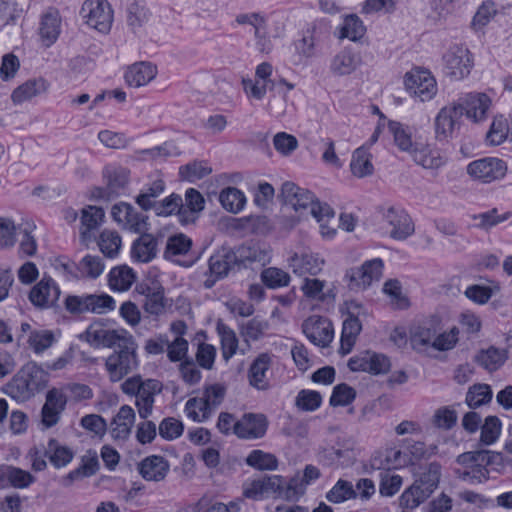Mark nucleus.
Listing matches in <instances>:
<instances>
[{"label": "nucleus", "mask_w": 512, "mask_h": 512, "mask_svg": "<svg viewBox=\"0 0 512 512\" xmlns=\"http://www.w3.org/2000/svg\"><path fill=\"white\" fill-rule=\"evenodd\" d=\"M358 62V57L354 53L344 49L332 59L330 68L336 75H348L356 69Z\"/></svg>", "instance_id": "79ce46f5"}, {"label": "nucleus", "mask_w": 512, "mask_h": 512, "mask_svg": "<svg viewBox=\"0 0 512 512\" xmlns=\"http://www.w3.org/2000/svg\"><path fill=\"white\" fill-rule=\"evenodd\" d=\"M357 498V492L351 482L339 479L335 485L326 493L327 501L339 504L350 499Z\"/></svg>", "instance_id": "09e8293b"}, {"label": "nucleus", "mask_w": 512, "mask_h": 512, "mask_svg": "<svg viewBox=\"0 0 512 512\" xmlns=\"http://www.w3.org/2000/svg\"><path fill=\"white\" fill-rule=\"evenodd\" d=\"M303 333L315 345L327 347L334 335L332 323L324 317L312 316L304 321Z\"/></svg>", "instance_id": "f8f14e48"}, {"label": "nucleus", "mask_w": 512, "mask_h": 512, "mask_svg": "<svg viewBox=\"0 0 512 512\" xmlns=\"http://www.w3.org/2000/svg\"><path fill=\"white\" fill-rule=\"evenodd\" d=\"M121 243V237L116 231L104 230L99 236L98 246L106 257L114 258L119 253Z\"/></svg>", "instance_id": "6e6d98bb"}, {"label": "nucleus", "mask_w": 512, "mask_h": 512, "mask_svg": "<svg viewBox=\"0 0 512 512\" xmlns=\"http://www.w3.org/2000/svg\"><path fill=\"white\" fill-rule=\"evenodd\" d=\"M86 340L94 346L119 349L128 344V338L133 336L126 330L104 329L98 324L90 325L85 331Z\"/></svg>", "instance_id": "9d476101"}, {"label": "nucleus", "mask_w": 512, "mask_h": 512, "mask_svg": "<svg viewBox=\"0 0 512 512\" xmlns=\"http://www.w3.org/2000/svg\"><path fill=\"white\" fill-rule=\"evenodd\" d=\"M445 74L453 80H461L470 74L473 61L466 47L455 45L443 56Z\"/></svg>", "instance_id": "1a4fd4ad"}, {"label": "nucleus", "mask_w": 512, "mask_h": 512, "mask_svg": "<svg viewBox=\"0 0 512 512\" xmlns=\"http://www.w3.org/2000/svg\"><path fill=\"white\" fill-rule=\"evenodd\" d=\"M169 468L170 465L163 456L151 455L140 462L138 470L145 480L158 482L166 477Z\"/></svg>", "instance_id": "a878e982"}, {"label": "nucleus", "mask_w": 512, "mask_h": 512, "mask_svg": "<svg viewBox=\"0 0 512 512\" xmlns=\"http://www.w3.org/2000/svg\"><path fill=\"white\" fill-rule=\"evenodd\" d=\"M304 491L305 484L303 483V480L291 478L290 481L285 484V479L282 477L280 489L277 490V497L286 501H298L304 494Z\"/></svg>", "instance_id": "4d7b16f0"}, {"label": "nucleus", "mask_w": 512, "mask_h": 512, "mask_svg": "<svg viewBox=\"0 0 512 512\" xmlns=\"http://www.w3.org/2000/svg\"><path fill=\"white\" fill-rule=\"evenodd\" d=\"M99 469V461L96 452L89 451L88 454L82 457V463L79 467L69 473L72 480L82 477H90L94 475Z\"/></svg>", "instance_id": "052dcab7"}, {"label": "nucleus", "mask_w": 512, "mask_h": 512, "mask_svg": "<svg viewBox=\"0 0 512 512\" xmlns=\"http://www.w3.org/2000/svg\"><path fill=\"white\" fill-rule=\"evenodd\" d=\"M350 168L353 175L362 178L371 175L373 164L370 160V154L365 147L357 148L352 156Z\"/></svg>", "instance_id": "de8ad7c7"}, {"label": "nucleus", "mask_w": 512, "mask_h": 512, "mask_svg": "<svg viewBox=\"0 0 512 512\" xmlns=\"http://www.w3.org/2000/svg\"><path fill=\"white\" fill-rule=\"evenodd\" d=\"M205 200L201 193L189 188L185 193V203L182 202V210L180 211V222L188 224L194 222L196 214L204 209Z\"/></svg>", "instance_id": "2f4dec72"}, {"label": "nucleus", "mask_w": 512, "mask_h": 512, "mask_svg": "<svg viewBox=\"0 0 512 512\" xmlns=\"http://www.w3.org/2000/svg\"><path fill=\"white\" fill-rule=\"evenodd\" d=\"M162 392V384L156 379H146L143 381L139 394H136L135 405L139 417L148 419L152 414L155 402V396Z\"/></svg>", "instance_id": "a211bd4d"}, {"label": "nucleus", "mask_w": 512, "mask_h": 512, "mask_svg": "<svg viewBox=\"0 0 512 512\" xmlns=\"http://www.w3.org/2000/svg\"><path fill=\"white\" fill-rule=\"evenodd\" d=\"M89 313L93 314H106L113 311L116 307V302L108 294H88Z\"/></svg>", "instance_id": "e2e57ef3"}, {"label": "nucleus", "mask_w": 512, "mask_h": 512, "mask_svg": "<svg viewBox=\"0 0 512 512\" xmlns=\"http://www.w3.org/2000/svg\"><path fill=\"white\" fill-rule=\"evenodd\" d=\"M356 398L354 388L346 383H341L333 388L329 403L332 407L347 406Z\"/></svg>", "instance_id": "774afa93"}, {"label": "nucleus", "mask_w": 512, "mask_h": 512, "mask_svg": "<svg viewBox=\"0 0 512 512\" xmlns=\"http://www.w3.org/2000/svg\"><path fill=\"white\" fill-rule=\"evenodd\" d=\"M388 130L393 135L394 143L403 152L411 154L415 147L409 128L397 121H389Z\"/></svg>", "instance_id": "ea45409f"}, {"label": "nucleus", "mask_w": 512, "mask_h": 512, "mask_svg": "<svg viewBox=\"0 0 512 512\" xmlns=\"http://www.w3.org/2000/svg\"><path fill=\"white\" fill-rule=\"evenodd\" d=\"M156 67L149 62L135 63L125 73V81L131 87L146 85L155 78Z\"/></svg>", "instance_id": "7c9ffc66"}, {"label": "nucleus", "mask_w": 512, "mask_h": 512, "mask_svg": "<svg viewBox=\"0 0 512 512\" xmlns=\"http://www.w3.org/2000/svg\"><path fill=\"white\" fill-rule=\"evenodd\" d=\"M103 270L104 263L99 256L86 255L78 264L80 274L92 279L98 278Z\"/></svg>", "instance_id": "338daca9"}, {"label": "nucleus", "mask_w": 512, "mask_h": 512, "mask_svg": "<svg viewBox=\"0 0 512 512\" xmlns=\"http://www.w3.org/2000/svg\"><path fill=\"white\" fill-rule=\"evenodd\" d=\"M192 240L185 234L170 236L166 243L164 258L171 260L175 256L185 255L191 249Z\"/></svg>", "instance_id": "3c124183"}, {"label": "nucleus", "mask_w": 512, "mask_h": 512, "mask_svg": "<svg viewBox=\"0 0 512 512\" xmlns=\"http://www.w3.org/2000/svg\"><path fill=\"white\" fill-rule=\"evenodd\" d=\"M137 344L134 338H128V344L116 349L105 361V367L112 382L122 380L138 366Z\"/></svg>", "instance_id": "7ed1b4c3"}, {"label": "nucleus", "mask_w": 512, "mask_h": 512, "mask_svg": "<svg viewBox=\"0 0 512 512\" xmlns=\"http://www.w3.org/2000/svg\"><path fill=\"white\" fill-rule=\"evenodd\" d=\"M271 360V356L268 353H261L253 360L249 367V384L257 390L264 391L269 388L266 373L271 366Z\"/></svg>", "instance_id": "bb28decb"}, {"label": "nucleus", "mask_w": 512, "mask_h": 512, "mask_svg": "<svg viewBox=\"0 0 512 512\" xmlns=\"http://www.w3.org/2000/svg\"><path fill=\"white\" fill-rule=\"evenodd\" d=\"M136 415L129 405H122L110 424V433L115 440H126L131 434Z\"/></svg>", "instance_id": "b1692460"}, {"label": "nucleus", "mask_w": 512, "mask_h": 512, "mask_svg": "<svg viewBox=\"0 0 512 512\" xmlns=\"http://www.w3.org/2000/svg\"><path fill=\"white\" fill-rule=\"evenodd\" d=\"M46 89L47 83L44 79H30L17 87L13 91L11 98L16 104L22 103L40 95L41 93L45 92Z\"/></svg>", "instance_id": "e433bc0d"}, {"label": "nucleus", "mask_w": 512, "mask_h": 512, "mask_svg": "<svg viewBox=\"0 0 512 512\" xmlns=\"http://www.w3.org/2000/svg\"><path fill=\"white\" fill-rule=\"evenodd\" d=\"M268 420L261 413H244L234 424V434L242 440H257L265 436Z\"/></svg>", "instance_id": "9b49d317"}, {"label": "nucleus", "mask_w": 512, "mask_h": 512, "mask_svg": "<svg viewBox=\"0 0 512 512\" xmlns=\"http://www.w3.org/2000/svg\"><path fill=\"white\" fill-rule=\"evenodd\" d=\"M136 278L135 272L128 266H118L109 273V286L113 291H127Z\"/></svg>", "instance_id": "4c0bfd02"}, {"label": "nucleus", "mask_w": 512, "mask_h": 512, "mask_svg": "<svg viewBox=\"0 0 512 512\" xmlns=\"http://www.w3.org/2000/svg\"><path fill=\"white\" fill-rule=\"evenodd\" d=\"M25 371L21 368L17 374L6 384L4 392L17 401H26L33 397L29 381L24 376Z\"/></svg>", "instance_id": "c9c22d12"}, {"label": "nucleus", "mask_w": 512, "mask_h": 512, "mask_svg": "<svg viewBox=\"0 0 512 512\" xmlns=\"http://www.w3.org/2000/svg\"><path fill=\"white\" fill-rule=\"evenodd\" d=\"M382 270L383 260L374 258L365 261L360 267L347 270L345 278L349 281L350 290H363L369 287L373 281H379Z\"/></svg>", "instance_id": "0eeeda50"}, {"label": "nucleus", "mask_w": 512, "mask_h": 512, "mask_svg": "<svg viewBox=\"0 0 512 512\" xmlns=\"http://www.w3.org/2000/svg\"><path fill=\"white\" fill-rule=\"evenodd\" d=\"M280 475H265L244 484L243 495L252 500H260L271 495L277 496L280 489Z\"/></svg>", "instance_id": "dca6fc26"}, {"label": "nucleus", "mask_w": 512, "mask_h": 512, "mask_svg": "<svg viewBox=\"0 0 512 512\" xmlns=\"http://www.w3.org/2000/svg\"><path fill=\"white\" fill-rule=\"evenodd\" d=\"M490 99L486 94L470 93L460 97L456 102L444 106L435 118V133L439 140L450 137L459 126L463 116L478 122L482 120L489 108Z\"/></svg>", "instance_id": "f257e3e1"}, {"label": "nucleus", "mask_w": 512, "mask_h": 512, "mask_svg": "<svg viewBox=\"0 0 512 512\" xmlns=\"http://www.w3.org/2000/svg\"><path fill=\"white\" fill-rule=\"evenodd\" d=\"M428 497V494L413 483L402 493L399 498V504L403 509L414 510Z\"/></svg>", "instance_id": "680f3d73"}, {"label": "nucleus", "mask_w": 512, "mask_h": 512, "mask_svg": "<svg viewBox=\"0 0 512 512\" xmlns=\"http://www.w3.org/2000/svg\"><path fill=\"white\" fill-rule=\"evenodd\" d=\"M86 23L99 32H108L113 21V11L106 0H86L80 11Z\"/></svg>", "instance_id": "6e6552de"}, {"label": "nucleus", "mask_w": 512, "mask_h": 512, "mask_svg": "<svg viewBox=\"0 0 512 512\" xmlns=\"http://www.w3.org/2000/svg\"><path fill=\"white\" fill-rule=\"evenodd\" d=\"M105 211L101 207L88 205L81 210L80 237L83 241L91 240V232L97 230L104 222Z\"/></svg>", "instance_id": "c85d7f7f"}, {"label": "nucleus", "mask_w": 512, "mask_h": 512, "mask_svg": "<svg viewBox=\"0 0 512 512\" xmlns=\"http://www.w3.org/2000/svg\"><path fill=\"white\" fill-rule=\"evenodd\" d=\"M165 189V183L162 180H156L147 188H144L136 197V203L141 209L148 211L153 209L157 202L155 199L159 197Z\"/></svg>", "instance_id": "8fccbe9b"}, {"label": "nucleus", "mask_w": 512, "mask_h": 512, "mask_svg": "<svg viewBox=\"0 0 512 512\" xmlns=\"http://www.w3.org/2000/svg\"><path fill=\"white\" fill-rule=\"evenodd\" d=\"M216 331L220 338L222 357L228 362L237 352L238 338L236 333L221 319L216 323Z\"/></svg>", "instance_id": "72a5a7b5"}, {"label": "nucleus", "mask_w": 512, "mask_h": 512, "mask_svg": "<svg viewBox=\"0 0 512 512\" xmlns=\"http://www.w3.org/2000/svg\"><path fill=\"white\" fill-rule=\"evenodd\" d=\"M440 331L436 321L424 322L410 330V344L413 350L422 353L432 347L433 340Z\"/></svg>", "instance_id": "5701e85b"}, {"label": "nucleus", "mask_w": 512, "mask_h": 512, "mask_svg": "<svg viewBox=\"0 0 512 512\" xmlns=\"http://www.w3.org/2000/svg\"><path fill=\"white\" fill-rule=\"evenodd\" d=\"M233 260L237 270L247 268L254 262L265 263L266 252L257 246L241 245L232 249Z\"/></svg>", "instance_id": "473e14b6"}, {"label": "nucleus", "mask_w": 512, "mask_h": 512, "mask_svg": "<svg viewBox=\"0 0 512 512\" xmlns=\"http://www.w3.org/2000/svg\"><path fill=\"white\" fill-rule=\"evenodd\" d=\"M467 174L481 183H491L502 179L507 173V164L497 157H484L467 165Z\"/></svg>", "instance_id": "423d86ee"}, {"label": "nucleus", "mask_w": 512, "mask_h": 512, "mask_svg": "<svg viewBox=\"0 0 512 512\" xmlns=\"http://www.w3.org/2000/svg\"><path fill=\"white\" fill-rule=\"evenodd\" d=\"M61 17L57 9L49 8L41 17L39 33L44 44L49 47L59 37Z\"/></svg>", "instance_id": "cd10ccee"}, {"label": "nucleus", "mask_w": 512, "mask_h": 512, "mask_svg": "<svg viewBox=\"0 0 512 512\" xmlns=\"http://www.w3.org/2000/svg\"><path fill=\"white\" fill-rule=\"evenodd\" d=\"M208 269L211 275L225 278L231 270L237 269L233 260L232 248L222 247L210 256Z\"/></svg>", "instance_id": "c756f323"}, {"label": "nucleus", "mask_w": 512, "mask_h": 512, "mask_svg": "<svg viewBox=\"0 0 512 512\" xmlns=\"http://www.w3.org/2000/svg\"><path fill=\"white\" fill-rule=\"evenodd\" d=\"M410 156L417 165L424 169H439L446 163V158L441 151L426 143L415 142V147Z\"/></svg>", "instance_id": "6ab92c4d"}, {"label": "nucleus", "mask_w": 512, "mask_h": 512, "mask_svg": "<svg viewBox=\"0 0 512 512\" xmlns=\"http://www.w3.org/2000/svg\"><path fill=\"white\" fill-rule=\"evenodd\" d=\"M22 369L25 371L24 376L29 381L33 396L47 386L49 374L36 363L29 362Z\"/></svg>", "instance_id": "a19ab883"}, {"label": "nucleus", "mask_w": 512, "mask_h": 512, "mask_svg": "<svg viewBox=\"0 0 512 512\" xmlns=\"http://www.w3.org/2000/svg\"><path fill=\"white\" fill-rule=\"evenodd\" d=\"M338 447H324L317 453V460L320 464L327 467H348L353 464L355 455L353 452L352 443H347L345 446Z\"/></svg>", "instance_id": "2eb2a0df"}, {"label": "nucleus", "mask_w": 512, "mask_h": 512, "mask_svg": "<svg viewBox=\"0 0 512 512\" xmlns=\"http://www.w3.org/2000/svg\"><path fill=\"white\" fill-rule=\"evenodd\" d=\"M34 481V476L26 470L10 464L0 465V489H25Z\"/></svg>", "instance_id": "4be33fe9"}, {"label": "nucleus", "mask_w": 512, "mask_h": 512, "mask_svg": "<svg viewBox=\"0 0 512 512\" xmlns=\"http://www.w3.org/2000/svg\"><path fill=\"white\" fill-rule=\"evenodd\" d=\"M288 262L293 273L298 276L317 275L324 265V259L313 252L294 253Z\"/></svg>", "instance_id": "412c9836"}, {"label": "nucleus", "mask_w": 512, "mask_h": 512, "mask_svg": "<svg viewBox=\"0 0 512 512\" xmlns=\"http://www.w3.org/2000/svg\"><path fill=\"white\" fill-rule=\"evenodd\" d=\"M261 281L270 289L286 287L290 283V275L277 267H269L261 272Z\"/></svg>", "instance_id": "5fc2aeb1"}, {"label": "nucleus", "mask_w": 512, "mask_h": 512, "mask_svg": "<svg viewBox=\"0 0 512 512\" xmlns=\"http://www.w3.org/2000/svg\"><path fill=\"white\" fill-rule=\"evenodd\" d=\"M46 447L49 461L56 468L66 466L73 459V452L68 447L61 446L55 439H50Z\"/></svg>", "instance_id": "864d4df0"}, {"label": "nucleus", "mask_w": 512, "mask_h": 512, "mask_svg": "<svg viewBox=\"0 0 512 512\" xmlns=\"http://www.w3.org/2000/svg\"><path fill=\"white\" fill-rule=\"evenodd\" d=\"M441 476V466L436 462H432L428 465L426 471H424L420 477L415 480L414 484L423 490L428 496L437 488Z\"/></svg>", "instance_id": "c03bdc74"}, {"label": "nucleus", "mask_w": 512, "mask_h": 512, "mask_svg": "<svg viewBox=\"0 0 512 512\" xmlns=\"http://www.w3.org/2000/svg\"><path fill=\"white\" fill-rule=\"evenodd\" d=\"M283 202L289 204L295 211L310 207V213L320 224V231L324 237H333L334 228H329L328 223L334 218V210L327 204L318 201L308 189L301 188L295 183L286 181L281 186L280 194Z\"/></svg>", "instance_id": "f03ea898"}, {"label": "nucleus", "mask_w": 512, "mask_h": 512, "mask_svg": "<svg viewBox=\"0 0 512 512\" xmlns=\"http://www.w3.org/2000/svg\"><path fill=\"white\" fill-rule=\"evenodd\" d=\"M385 220L392 226L390 236L396 240H405L414 233V224L403 209L390 207L384 214Z\"/></svg>", "instance_id": "aec40b11"}, {"label": "nucleus", "mask_w": 512, "mask_h": 512, "mask_svg": "<svg viewBox=\"0 0 512 512\" xmlns=\"http://www.w3.org/2000/svg\"><path fill=\"white\" fill-rule=\"evenodd\" d=\"M493 392L488 384H474L471 386L467 393L465 402L468 407L476 409L482 405L489 403L492 400Z\"/></svg>", "instance_id": "a18cd8bd"}, {"label": "nucleus", "mask_w": 512, "mask_h": 512, "mask_svg": "<svg viewBox=\"0 0 512 512\" xmlns=\"http://www.w3.org/2000/svg\"><path fill=\"white\" fill-rule=\"evenodd\" d=\"M411 457L397 448H386L373 454L370 465L373 469L389 472L410 465Z\"/></svg>", "instance_id": "4468645a"}, {"label": "nucleus", "mask_w": 512, "mask_h": 512, "mask_svg": "<svg viewBox=\"0 0 512 512\" xmlns=\"http://www.w3.org/2000/svg\"><path fill=\"white\" fill-rule=\"evenodd\" d=\"M322 403V396L318 391L300 390L296 396L295 405L302 411H315Z\"/></svg>", "instance_id": "69168bd1"}, {"label": "nucleus", "mask_w": 512, "mask_h": 512, "mask_svg": "<svg viewBox=\"0 0 512 512\" xmlns=\"http://www.w3.org/2000/svg\"><path fill=\"white\" fill-rule=\"evenodd\" d=\"M105 187H95L92 197L96 200L111 201L128 191L130 171L122 166H106L103 170Z\"/></svg>", "instance_id": "20e7f679"}, {"label": "nucleus", "mask_w": 512, "mask_h": 512, "mask_svg": "<svg viewBox=\"0 0 512 512\" xmlns=\"http://www.w3.org/2000/svg\"><path fill=\"white\" fill-rule=\"evenodd\" d=\"M246 464L261 471H273L278 468L277 458L262 450H252L246 458Z\"/></svg>", "instance_id": "603ef678"}, {"label": "nucleus", "mask_w": 512, "mask_h": 512, "mask_svg": "<svg viewBox=\"0 0 512 512\" xmlns=\"http://www.w3.org/2000/svg\"><path fill=\"white\" fill-rule=\"evenodd\" d=\"M219 201L225 210L236 214L244 208L246 197L239 189L227 187L221 191Z\"/></svg>", "instance_id": "37998d69"}, {"label": "nucleus", "mask_w": 512, "mask_h": 512, "mask_svg": "<svg viewBox=\"0 0 512 512\" xmlns=\"http://www.w3.org/2000/svg\"><path fill=\"white\" fill-rule=\"evenodd\" d=\"M512 217V211H506L502 214L499 213L498 208L494 207L487 211L473 215V220L477 221L475 226L478 229L486 232L490 231L497 225L507 221Z\"/></svg>", "instance_id": "58836bf2"}, {"label": "nucleus", "mask_w": 512, "mask_h": 512, "mask_svg": "<svg viewBox=\"0 0 512 512\" xmlns=\"http://www.w3.org/2000/svg\"><path fill=\"white\" fill-rule=\"evenodd\" d=\"M405 88L409 94L421 102L430 101L437 93V83L428 70L416 68L406 73Z\"/></svg>", "instance_id": "39448f33"}, {"label": "nucleus", "mask_w": 512, "mask_h": 512, "mask_svg": "<svg viewBox=\"0 0 512 512\" xmlns=\"http://www.w3.org/2000/svg\"><path fill=\"white\" fill-rule=\"evenodd\" d=\"M149 15L144 4L134 1L127 8V24L133 30L140 28L148 21Z\"/></svg>", "instance_id": "0e129e2a"}, {"label": "nucleus", "mask_w": 512, "mask_h": 512, "mask_svg": "<svg viewBox=\"0 0 512 512\" xmlns=\"http://www.w3.org/2000/svg\"><path fill=\"white\" fill-rule=\"evenodd\" d=\"M185 413L195 422H204L214 412L205 399L201 397L190 398L185 404Z\"/></svg>", "instance_id": "49530a36"}, {"label": "nucleus", "mask_w": 512, "mask_h": 512, "mask_svg": "<svg viewBox=\"0 0 512 512\" xmlns=\"http://www.w3.org/2000/svg\"><path fill=\"white\" fill-rule=\"evenodd\" d=\"M510 137V126L503 117L495 118L486 134V140L490 145L502 144L507 137Z\"/></svg>", "instance_id": "13d9d810"}, {"label": "nucleus", "mask_w": 512, "mask_h": 512, "mask_svg": "<svg viewBox=\"0 0 512 512\" xmlns=\"http://www.w3.org/2000/svg\"><path fill=\"white\" fill-rule=\"evenodd\" d=\"M60 289L56 282L44 275L43 278L31 289L29 300L39 308H50L55 306L60 297Z\"/></svg>", "instance_id": "ddd939ff"}, {"label": "nucleus", "mask_w": 512, "mask_h": 512, "mask_svg": "<svg viewBox=\"0 0 512 512\" xmlns=\"http://www.w3.org/2000/svg\"><path fill=\"white\" fill-rule=\"evenodd\" d=\"M366 28L362 20L356 15H347L341 28V37L357 41L363 37Z\"/></svg>", "instance_id": "bf43d9fd"}, {"label": "nucleus", "mask_w": 512, "mask_h": 512, "mask_svg": "<svg viewBox=\"0 0 512 512\" xmlns=\"http://www.w3.org/2000/svg\"><path fill=\"white\" fill-rule=\"evenodd\" d=\"M466 455H473L475 459L478 458L476 456V450L464 452L457 456V463L465 467V469L459 473V478L469 484H479L487 481L489 478V470L486 466L480 463V461H462V458Z\"/></svg>", "instance_id": "393cba45"}, {"label": "nucleus", "mask_w": 512, "mask_h": 512, "mask_svg": "<svg viewBox=\"0 0 512 512\" xmlns=\"http://www.w3.org/2000/svg\"><path fill=\"white\" fill-rule=\"evenodd\" d=\"M507 359V351L490 346L487 349H482L475 356V362L490 372L498 370Z\"/></svg>", "instance_id": "f704fd0d"}, {"label": "nucleus", "mask_w": 512, "mask_h": 512, "mask_svg": "<svg viewBox=\"0 0 512 512\" xmlns=\"http://www.w3.org/2000/svg\"><path fill=\"white\" fill-rule=\"evenodd\" d=\"M138 234L139 237L133 241L131 246V258L134 262L149 263L157 257L158 237L148 231Z\"/></svg>", "instance_id": "f3484780"}]
</instances>
